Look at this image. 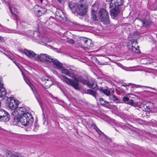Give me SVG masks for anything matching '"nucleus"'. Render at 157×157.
Wrapping results in <instances>:
<instances>
[{"label":"nucleus","instance_id":"obj_1","mask_svg":"<svg viewBox=\"0 0 157 157\" xmlns=\"http://www.w3.org/2000/svg\"><path fill=\"white\" fill-rule=\"evenodd\" d=\"M33 118L31 114L28 113L23 115L20 117H14L13 122L15 124L17 125L20 123L25 126H27L28 128L35 131L38 129L39 126L36 123L33 125Z\"/></svg>","mask_w":157,"mask_h":157},{"label":"nucleus","instance_id":"obj_2","mask_svg":"<svg viewBox=\"0 0 157 157\" xmlns=\"http://www.w3.org/2000/svg\"><path fill=\"white\" fill-rule=\"evenodd\" d=\"M60 78L62 80L71 86L75 89H80V87L79 84V80L78 78L74 77L73 79H71L63 75L61 76Z\"/></svg>","mask_w":157,"mask_h":157},{"label":"nucleus","instance_id":"obj_3","mask_svg":"<svg viewBox=\"0 0 157 157\" xmlns=\"http://www.w3.org/2000/svg\"><path fill=\"white\" fill-rule=\"evenodd\" d=\"M98 18L104 24L108 22L109 16L107 10L103 8H101L98 13Z\"/></svg>","mask_w":157,"mask_h":157},{"label":"nucleus","instance_id":"obj_4","mask_svg":"<svg viewBox=\"0 0 157 157\" xmlns=\"http://www.w3.org/2000/svg\"><path fill=\"white\" fill-rule=\"evenodd\" d=\"M88 9L87 5L82 3L80 2L78 3L76 10V13L80 16H83L86 13Z\"/></svg>","mask_w":157,"mask_h":157},{"label":"nucleus","instance_id":"obj_5","mask_svg":"<svg viewBox=\"0 0 157 157\" xmlns=\"http://www.w3.org/2000/svg\"><path fill=\"white\" fill-rule=\"evenodd\" d=\"M36 59L39 61L47 63L51 62L52 61L53 58L50 56L46 54L41 53L36 55L35 57Z\"/></svg>","mask_w":157,"mask_h":157},{"label":"nucleus","instance_id":"obj_6","mask_svg":"<svg viewBox=\"0 0 157 157\" xmlns=\"http://www.w3.org/2000/svg\"><path fill=\"white\" fill-rule=\"evenodd\" d=\"M29 113L28 110L25 107H18L17 108L13 113V115L15 116V117H20L23 115Z\"/></svg>","mask_w":157,"mask_h":157},{"label":"nucleus","instance_id":"obj_7","mask_svg":"<svg viewBox=\"0 0 157 157\" xmlns=\"http://www.w3.org/2000/svg\"><path fill=\"white\" fill-rule=\"evenodd\" d=\"M10 115L4 110L0 109V120L1 121L5 122L9 120Z\"/></svg>","mask_w":157,"mask_h":157},{"label":"nucleus","instance_id":"obj_8","mask_svg":"<svg viewBox=\"0 0 157 157\" xmlns=\"http://www.w3.org/2000/svg\"><path fill=\"white\" fill-rule=\"evenodd\" d=\"M34 12L37 16H40L44 14L46 11V9L44 8L36 5L34 7Z\"/></svg>","mask_w":157,"mask_h":157},{"label":"nucleus","instance_id":"obj_9","mask_svg":"<svg viewBox=\"0 0 157 157\" xmlns=\"http://www.w3.org/2000/svg\"><path fill=\"white\" fill-rule=\"evenodd\" d=\"M42 81L44 83V85L46 88H49L53 83L51 78L48 77L47 76H44L42 78Z\"/></svg>","mask_w":157,"mask_h":157},{"label":"nucleus","instance_id":"obj_10","mask_svg":"<svg viewBox=\"0 0 157 157\" xmlns=\"http://www.w3.org/2000/svg\"><path fill=\"white\" fill-rule=\"evenodd\" d=\"M129 42H131L132 45L131 46H130V45L129 46V50L131 51L134 53H138L140 52V51L139 49L135 47V46L137 44L136 41L135 40H133L130 41Z\"/></svg>","mask_w":157,"mask_h":157},{"label":"nucleus","instance_id":"obj_11","mask_svg":"<svg viewBox=\"0 0 157 157\" xmlns=\"http://www.w3.org/2000/svg\"><path fill=\"white\" fill-rule=\"evenodd\" d=\"M153 106V103L150 102H147V103L144 105V107L146 111H152L153 112H157V107H155L154 108V109H152V107Z\"/></svg>","mask_w":157,"mask_h":157},{"label":"nucleus","instance_id":"obj_12","mask_svg":"<svg viewBox=\"0 0 157 157\" xmlns=\"http://www.w3.org/2000/svg\"><path fill=\"white\" fill-rule=\"evenodd\" d=\"M24 78L26 83L31 88L32 90L36 99L39 101L40 99L39 96L35 88L32 86L29 80L26 78L24 77Z\"/></svg>","mask_w":157,"mask_h":157},{"label":"nucleus","instance_id":"obj_13","mask_svg":"<svg viewBox=\"0 0 157 157\" xmlns=\"http://www.w3.org/2000/svg\"><path fill=\"white\" fill-rule=\"evenodd\" d=\"M10 101L9 103V107L12 109H16L18 104V101L13 98H10Z\"/></svg>","mask_w":157,"mask_h":157},{"label":"nucleus","instance_id":"obj_14","mask_svg":"<svg viewBox=\"0 0 157 157\" xmlns=\"http://www.w3.org/2000/svg\"><path fill=\"white\" fill-rule=\"evenodd\" d=\"M123 3V0H111L109 4V8L115 6L121 5Z\"/></svg>","mask_w":157,"mask_h":157},{"label":"nucleus","instance_id":"obj_15","mask_svg":"<svg viewBox=\"0 0 157 157\" xmlns=\"http://www.w3.org/2000/svg\"><path fill=\"white\" fill-rule=\"evenodd\" d=\"M78 4V3H74L72 2H68V6L73 13H75L76 12Z\"/></svg>","mask_w":157,"mask_h":157},{"label":"nucleus","instance_id":"obj_16","mask_svg":"<svg viewBox=\"0 0 157 157\" xmlns=\"http://www.w3.org/2000/svg\"><path fill=\"white\" fill-rule=\"evenodd\" d=\"M51 62L53 63V66L54 68L60 69L62 67V64L57 60L53 58L52 61Z\"/></svg>","mask_w":157,"mask_h":157},{"label":"nucleus","instance_id":"obj_17","mask_svg":"<svg viewBox=\"0 0 157 157\" xmlns=\"http://www.w3.org/2000/svg\"><path fill=\"white\" fill-rule=\"evenodd\" d=\"M119 13V11L118 8H113L110 10V15L112 17L113 19L118 15Z\"/></svg>","mask_w":157,"mask_h":157},{"label":"nucleus","instance_id":"obj_18","mask_svg":"<svg viewBox=\"0 0 157 157\" xmlns=\"http://www.w3.org/2000/svg\"><path fill=\"white\" fill-rule=\"evenodd\" d=\"M83 41L84 43V46L87 49H90L92 48L93 46V44L92 43L90 40H88L86 39H85Z\"/></svg>","mask_w":157,"mask_h":157},{"label":"nucleus","instance_id":"obj_19","mask_svg":"<svg viewBox=\"0 0 157 157\" xmlns=\"http://www.w3.org/2000/svg\"><path fill=\"white\" fill-rule=\"evenodd\" d=\"M24 52L26 55L30 57H35L36 56V54L32 51L24 49Z\"/></svg>","mask_w":157,"mask_h":157},{"label":"nucleus","instance_id":"obj_20","mask_svg":"<svg viewBox=\"0 0 157 157\" xmlns=\"http://www.w3.org/2000/svg\"><path fill=\"white\" fill-rule=\"evenodd\" d=\"M139 20L141 21L143 25V26L146 27H147L150 26L152 24V21L149 19L144 20H143L140 19H139Z\"/></svg>","mask_w":157,"mask_h":157},{"label":"nucleus","instance_id":"obj_21","mask_svg":"<svg viewBox=\"0 0 157 157\" xmlns=\"http://www.w3.org/2000/svg\"><path fill=\"white\" fill-rule=\"evenodd\" d=\"M62 73L67 75L69 76H71V75L73 73V71L71 69H64L62 70Z\"/></svg>","mask_w":157,"mask_h":157},{"label":"nucleus","instance_id":"obj_22","mask_svg":"<svg viewBox=\"0 0 157 157\" xmlns=\"http://www.w3.org/2000/svg\"><path fill=\"white\" fill-rule=\"evenodd\" d=\"M91 18L94 21H98L97 15V12H91Z\"/></svg>","mask_w":157,"mask_h":157},{"label":"nucleus","instance_id":"obj_23","mask_svg":"<svg viewBox=\"0 0 157 157\" xmlns=\"http://www.w3.org/2000/svg\"><path fill=\"white\" fill-rule=\"evenodd\" d=\"M0 97L2 98L6 94V89L3 87H0Z\"/></svg>","mask_w":157,"mask_h":157},{"label":"nucleus","instance_id":"obj_24","mask_svg":"<svg viewBox=\"0 0 157 157\" xmlns=\"http://www.w3.org/2000/svg\"><path fill=\"white\" fill-rule=\"evenodd\" d=\"M56 13L57 17L59 18H63V12L60 10H58L56 11Z\"/></svg>","mask_w":157,"mask_h":157},{"label":"nucleus","instance_id":"obj_25","mask_svg":"<svg viewBox=\"0 0 157 157\" xmlns=\"http://www.w3.org/2000/svg\"><path fill=\"white\" fill-rule=\"evenodd\" d=\"M87 92L89 94H90L94 97H96L97 95V93L96 91L91 89L87 90Z\"/></svg>","mask_w":157,"mask_h":157},{"label":"nucleus","instance_id":"obj_26","mask_svg":"<svg viewBox=\"0 0 157 157\" xmlns=\"http://www.w3.org/2000/svg\"><path fill=\"white\" fill-rule=\"evenodd\" d=\"M3 156H5L7 157H10L12 155V154L10 151H5L3 152Z\"/></svg>","mask_w":157,"mask_h":157},{"label":"nucleus","instance_id":"obj_27","mask_svg":"<svg viewBox=\"0 0 157 157\" xmlns=\"http://www.w3.org/2000/svg\"><path fill=\"white\" fill-rule=\"evenodd\" d=\"M91 127L94 129H95V130L99 133L100 134V133L101 132V131L99 130V129L97 127V126L94 124H92L91 125Z\"/></svg>","mask_w":157,"mask_h":157},{"label":"nucleus","instance_id":"obj_28","mask_svg":"<svg viewBox=\"0 0 157 157\" xmlns=\"http://www.w3.org/2000/svg\"><path fill=\"white\" fill-rule=\"evenodd\" d=\"M91 9V12H97V8L95 4L93 5L92 6Z\"/></svg>","mask_w":157,"mask_h":157},{"label":"nucleus","instance_id":"obj_29","mask_svg":"<svg viewBox=\"0 0 157 157\" xmlns=\"http://www.w3.org/2000/svg\"><path fill=\"white\" fill-rule=\"evenodd\" d=\"M67 42L69 44H73L75 43V42L73 40L70 39L68 37L67 38Z\"/></svg>","mask_w":157,"mask_h":157},{"label":"nucleus","instance_id":"obj_30","mask_svg":"<svg viewBox=\"0 0 157 157\" xmlns=\"http://www.w3.org/2000/svg\"><path fill=\"white\" fill-rule=\"evenodd\" d=\"M128 104L131 105H132L134 106L136 105L137 104L136 103L134 102L132 100H130L128 101V102L126 103Z\"/></svg>","mask_w":157,"mask_h":157},{"label":"nucleus","instance_id":"obj_31","mask_svg":"<svg viewBox=\"0 0 157 157\" xmlns=\"http://www.w3.org/2000/svg\"><path fill=\"white\" fill-rule=\"evenodd\" d=\"M103 93L107 96L109 95L110 94L109 90L107 89H104L103 90Z\"/></svg>","mask_w":157,"mask_h":157},{"label":"nucleus","instance_id":"obj_32","mask_svg":"<svg viewBox=\"0 0 157 157\" xmlns=\"http://www.w3.org/2000/svg\"><path fill=\"white\" fill-rule=\"evenodd\" d=\"M80 82L84 84H86L88 85L89 84V81L84 79H82L80 80Z\"/></svg>","mask_w":157,"mask_h":157},{"label":"nucleus","instance_id":"obj_33","mask_svg":"<svg viewBox=\"0 0 157 157\" xmlns=\"http://www.w3.org/2000/svg\"><path fill=\"white\" fill-rule=\"evenodd\" d=\"M93 84L92 86H91L90 88L92 89H95L96 88V87L98 86L97 84L95 81H94L93 83H92Z\"/></svg>","mask_w":157,"mask_h":157},{"label":"nucleus","instance_id":"obj_34","mask_svg":"<svg viewBox=\"0 0 157 157\" xmlns=\"http://www.w3.org/2000/svg\"><path fill=\"white\" fill-rule=\"evenodd\" d=\"M43 41H44V43L45 44L47 42H51V40L50 39H49L48 38L44 37L43 39Z\"/></svg>","mask_w":157,"mask_h":157},{"label":"nucleus","instance_id":"obj_35","mask_svg":"<svg viewBox=\"0 0 157 157\" xmlns=\"http://www.w3.org/2000/svg\"><path fill=\"white\" fill-rule=\"evenodd\" d=\"M99 101L101 105L105 104V101H104L102 98H101L99 99Z\"/></svg>","mask_w":157,"mask_h":157},{"label":"nucleus","instance_id":"obj_36","mask_svg":"<svg viewBox=\"0 0 157 157\" xmlns=\"http://www.w3.org/2000/svg\"><path fill=\"white\" fill-rule=\"evenodd\" d=\"M122 100L124 102H128L129 100V98L127 97H124L123 98Z\"/></svg>","mask_w":157,"mask_h":157},{"label":"nucleus","instance_id":"obj_37","mask_svg":"<svg viewBox=\"0 0 157 157\" xmlns=\"http://www.w3.org/2000/svg\"><path fill=\"white\" fill-rule=\"evenodd\" d=\"M133 86L136 88H142L143 86L140 85H137L136 84H133Z\"/></svg>","mask_w":157,"mask_h":157},{"label":"nucleus","instance_id":"obj_38","mask_svg":"<svg viewBox=\"0 0 157 157\" xmlns=\"http://www.w3.org/2000/svg\"><path fill=\"white\" fill-rule=\"evenodd\" d=\"M0 42L2 43H4L5 42V40L4 38L1 36H0Z\"/></svg>","mask_w":157,"mask_h":157},{"label":"nucleus","instance_id":"obj_39","mask_svg":"<svg viewBox=\"0 0 157 157\" xmlns=\"http://www.w3.org/2000/svg\"><path fill=\"white\" fill-rule=\"evenodd\" d=\"M93 82L94 81H89V83L88 84V86L90 88L91 86H92L93 84H92V83H93Z\"/></svg>","mask_w":157,"mask_h":157},{"label":"nucleus","instance_id":"obj_40","mask_svg":"<svg viewBox=\"0 0 157 157\" xmlns=\"http://www.w3.org/2000/svg\"><path fill=\"white\" fill-rule=\"evenodd\" d=\"M98 90L102 92H103V90H104L103 89V88L102 87H100L99 88H97V89H96V90Z\"/></svg>","mask_w":157,"mask_h":157},{"label":"nucleus","instance_id":"obj_41","mask_svg":"<svg viewBox=\"0 0 157 157\" xmlns=\"http://www.w3.org/2000/svg\"><path fill=\"white\" fill-rule=\"evenodd\" d=\"M8 57L11 60H13V62L14 63V60H13L14 58H13V57H12V56H8Z\"/></svg>","mask_w":157,"mask_h":157},{"label":"nucleus","instance_id":"obj_42","mask_svg":"<svg viewBox=\"0 0 157 157\" xmlns=\"http://www.w3.org/2000/svg\"><path fill=\"white\" fill-rule=\"evenodd\" d=\"M9 9L10 10V11L12 13L15 15V13L14 12H13L12 11V8L11 7H10V6H9Z\"/></svg>","mask_w":157,"mask_h":157},{"label":"nucleus","instance_id":"obj_43","mask_svg":"<svg viewBox=\"0 0 157 157\" xmlns=\"http://www.w3.org/2000/svg\"><path fill=\"white\" fill-rule=\"evenodd\" d=\"M113 98L115 100H118V98L117 97H116L115 96H114V95H113Z\"/></svg>","mask_w":157,"mask_h":157},{"label":"nucleus","instance_id":"obj_44","mask_svg":"<svg viewBox=\"0 0 157 157\" xmlns=\"http://www.w3.org/2000/svg\"><path fill=\"white\" fill-rule=\"evenodd\" d=\"M3 84L1 83L0 81V87H3Z\"/></svg>","mask_w":157,"mask_h":157},{"label":"nucleus","instance_id":"obj_45","mask_svg":"<svg viewBox=\"0 0 157 157\" xmlns=\"http://www.w3.org/2000/svg\"><path fill=\"white\" fill-rule=\"evenodd\" d=\"M109 103V102L108 101H105V104H107Z\"/></svg>","mask_w":157,"mask_h":157},{"label":"nucleus","instance_id":"obj_46","mask_svg":"<svg viewBox=\"0 0 157 157\" xmlns=\"http://www.w3.org/2000/svg\"><path fill=\"white\" fill-rule=\"evenodd\" d=\"M43 0H40V2L41 3H42V1Z\"/></svg>","mask_w":157,"mask_h":157},{"label":"nucleus","instance_id":"obj_47","mask_svg":"<svg viewBox=\"0 0 157 157\" xmlns=\"http://www.w3.org/2000/svg\"><path fill=\"white\" fill-rule=\"evenodd\" d=\"M58 1L60 2V0H57Z\"/></svg>","mask_w":157,"mask_h":157}]
</instances>
